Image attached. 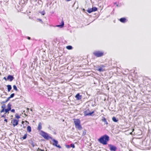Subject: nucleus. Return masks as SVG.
I'll return each instance as SVG.
<instances>
[{"instance_id": "nucleus-1", "label": "nucleus", "mask_w": 151, "mask_h": 151, "mask_svg": "<svg viewBox=\"0 0 151 151\" xmlns=\"http://www.w3.org/2000/svg\"><path fill=\"white\" fill-rule=\"evenodd\" d=\"M109 137L105 134L101 137L98 139V141L104 145H106L107 144V142L109 140Z\"/></svg>"}, {"instance_id": "nucleus-2", "label": "nucleus", "mask_w": 151, "mask_h": 151, "mask_svg": "<svg viewBox=\"0 0 151 151\" xmlns=\"http://www.w3.org/2000/svg\"><path fill=\"white\" fill-rule=\"evenodd\" d=\"M73 120L76 127L79 130L82 129V127L80 124L81 121L80 119H74Z\"/></svg>"}, {"instance_id": "nucleus-3", "label": "nucleus", "mask_w": 151, "mask_h": 151, "mask_svg": "<svg viewBox=\"0 0 151 151\" xmlns=\"http://www.w3.org/2000/svg\"><path fill=\"white\" fill-rule=\"evenodd\" d=\"M41 135L46 139L48 140L49 139H52V137L50 136L47 133L42 130L41 131Z\"/></svg>"}, {"instance_id": "nucleus-4", "label": "nucleus", "mask_w": 151, "mask_h": 151, "mask_svg": "<svg viewBox=\"0 0 151 151\" xmlns=\"http://www.w3.org/2000/svg\"><path fill=\"white\" fill-rule=\"evenodd\" d=\"M95 56L97 57H100L104 55V52L99 51H96L93 53Z\"/></svg>"}, {"instance_id": "nucleus-5", "label": "nucleus", "mask_w": 151, "mask_h": 151, "mask_svg": "<svg viewBox=\"0 0 151 151\" xmlns=\"http://www.w3.org/2000/svg\"><path fill=\"white\" fill-rule=\"evenodd\" d=\"M94 112L93 111L92 112H90V110L89 109H88L84 111L83 113L85 116H92V114Z\"/></svg>"}, {"instance_id": "nucleus-6", "label": "nucleus", "mask_w": 151, "mask_h": 151, "mask_svg": "<svg viewBox=\"0 0 151 151\" xmlns=\"http://www.w3.org/2000/svg\"><path fill=\"white\" fill-rule=\"evenodd\" d=\"M108 146L110 150L111 151H116L117 149L116 147L113 145L109 144L108 145Z\"/></svg>"}, {"instance_id": "nucleus-7", "label": "nucleus", "mask_w": 151, "mask_h": 151, "mask_svg": "<svg viewBox=\"0 0 151 151\" xmlns=\"http://www.w3.org/2000/svg\"><path fill=\"white\" fill-rule=\"evenodd\" d=\"M97 10V8L96 7H93L92 8L88 9L87 12L89 13H91L93 12H95Z\"/></svg>"}, {"instance_id": "nucleus-8", "label": "nucleus", "mask_w": 151, "mask_h": 151, "mask_svg": "<svg viewBox=\"0 0 151 151\" xmlns=\"http://www.w3.org/2000/svg\"><path fill=\"white\" fill-rule=\"evenodd\" d=\"M52 141L53 142V143L52 144V145H53L55 146H56V147H58L59 148H61V147L60 146V145H58V141H57L55 139H52Z\"/></svg>"}, {"instance_id": "nucleus-9", "label": "nucleus", "mask_w": 151, "mask_h": 151, "mask_svg": "<svg viewBox=\"0 0 151 151\" xmlns=\"http://www.w3.org/2000/svg\"><path fill=\"white\" fill-rule=\"evenodd\" d=\"M19 120H17L16 119H14L12 122V123L14 127L17 126L18 124Z\"/></svg>"}, {"instance_id": "nucleus-10", "label": "nucleus", "mask_w": 151, "mask_h": 151, "mask_svg": "<svg viewBox=\"0 0 151 151\" xmlns=\"http://www.w3.org/2000/svg\"><path fill=\"white\" fill-rule=\"evenodd\" d=\"M75 98H76L77 100H79L81 99L82 96L80 95L79 93H78L75 96Z\"/></svg>"}, {"instance_id": "nucleus-11", "label": "nucleus", "mask_w": 151, "mask_h": 151, "mask_svg": "<svg viewBox=\"0 0 151 151\" xmlns=\"http://www.w3.org/2000/svg\"><path fill=\"white\" fill-rule=\"evenodd\" d=\"M14 78V77L11 75H9L8 76L7 79L8 80H9L10 81H12Z\"/></svg>"}, {"instance_id": "nucleus-12", "label": "nucleus", "mask_w": 151, "mask_h": 151, "mask_svg": "<svg viewBox=\"0 0 151 151\" xmlns=\"http://www.w3.org/2000/svg\"><path fill=\"white\" fill-rule=\"evenodd\" d=\"M64 24V22L62 20L61 22V24L57 25L56 26L57 27H60V28H62L63 27Z\"/></svg>"}, {"instance_id": "nucleus-13", "label": "nucleus", "mask_w": 151, "mask_h": 151, "mask_svg": "<svg viewBox=\"0 0 151 151\" xmlns=\"http://www.w3.org/2000/svg\"><path fill=\"white\" fill-rule=\"evenodd\" d=\"M126 20V19L124 17L122 18L119 19L120 22L122 23H125Z\"/></svg>"}, {"instance_id": "nucleus-14", "label": "nucleus", "mask_w": 151, "mask_h": 151, "mask_svg": "<svg viewBox=\"0 0 151 151\" xmlns=\"http://www.w3.org/2000/svg\"><path fill=\"white\" fill-rule=\"evenodd\" d=\"M42 129V123L41 122H39L38 124V125L37 130H40Z\"/></svg>"}, {"instance_id": "nucleus-15", "label": "nucleus", "mask_w": 151, "mask_h": 151, "mask_svg": "<svg viewBox=\"0 0 151 151\" xmlns=\"http://www.w3.org/2000/svg\"><path fill=\"white\" fill-rule=\"evenodd\" d=\"M102 121L104 122L105 124H106V125H107L108 124V123L107 122V121H106V119L104 117H103V119H102Z\"/></svg>"}, {"instance_id": "nucleus-16", "label": "nucleus", "mask_w": 151, "mask_h": 151, "mask_svg": "<svg viewBox=\"0 0 151 151\" xmlns=\"http://www.w3.org/2000/svg\"><path fill=\"white\" fill-rule=\"evenodd\" d=\"M5 104L1 106V107L2 109L0 111L1 113H2V112H4V110L5 109Z\"/></svg>"}, {"instance_id": "nucleus-17", "label": "nucleus", "mask_w": 151, "mask_h": 151, "mask_svg": "<svg viewBox=\"0 0 151 151\" xmlns=\"http://www.w3.org/2000/svg\"><path fill=\"white\" fill-rule=\"evenodd\" d=\"M8 91L9 92L12 89V86L11 85H8L7 86Z\"/></svg>"}, {"instance_id": "nucleus-18", "label": "nucleus", "mask_w": 151, "mask_h": 151, "mask_svg": "<svg viewBox=\"0 0 151 151\" xmlns=\"http://www.w3.org/2000/svg\"><path fill=\"white\" fill-rule=\"evenodd\" d=\"M112 120L114 122H117L118 121V120L114 116L112 118Z\"/></svg>"}, {"instance_id": "nucleus-19", "label": "nucleus", "mask_w": 151, "mask_h": 151, "mask_svg": "<svg viewBox=\"0 0 151 151\" xmlns=\"http://www.w3.org/2000/svg\"><path fill=\"white\" fill-rule=\"evenodd\" d=\"M27 131L30 132L31 131V128L30 126H28L27 127Z\"/></svg>"}, {"instance_id": "nucleus-20", "label": "nucleus", "mask_w": 151, "mask_h": 151, "mask_svg": "<svg viewBox=\"0 0 151 151\" xmlns=\"http://www.w3.org/2000/svg\"><path fill=\"white\" fill-rule=\"evenodd\" d=\"M11 105L10 104V103H9L7 105V108L9 110H11Z\"/></svg>"}, {"instance_id": "nucleus-21", "label": "nucleus", "mask_w": 151, "mask_h": 151, "mask_svg": "<svg viewBox=\"0 0 151 151\" xmlns=\"http://www.w3.org/2000/svg\"><path fill=\"white\" fill-rule=\"evenodd\" d=\"M66 48L68 50H71L72 49V47L70 45H68L66 46Z\"/></svg>"}, {"instance_id": "nucleus-22", "label": "nucleus", "mask_w": 151, "mask_h": 151, "mask_svg": "<svg viewBox=\"0 0 151 151\" xmlns=\"http://www.w3.org/2000/svg\"><path fill=\"white\" fill-rule=\"evenodd\" d=\"M27 137V134H25L23 136V137H22V138H21V139H25Z\"/></svg>"}, {"instance_id": "nucleus-23", "label": "nucleus", "mask_w": 151, "mask_h": 151, "mask_svg": "<svg viewBox=\"0 0 151 151\" xmlns=\"http://www.w3.org/2000/svg\"><path fill=\"white\" fill-rule=\"evenodd\" d=\"M13 89L14 90H15L16 91H17V88L15 85H14L13 86Z\"/></svg>"}, {"instance_id": "nucleus-24", "label": "nucleus", "mask_w": 151, "mask_h": 151, "mask_svg": "<svg viewBox=\"0 0 151 151\" xmlns=\"http://www.w3.org/2000/svg\"><path fill=\"white\" fill-rule=\"evenodd\" d=\"M10 110L9 109H5L4 110V112L5 111V113H9V111Z\"/></svg>"}, {"instance_id": "nucleus-25", "label": "nucleus", "mask_w": 151, "mask_h": 151, "mask_svg": "<svg viewBox=\"0 0 151 151\" xmlns=\"http://www.w3.org/2000/svg\"><path fill=\"white\" fill-rule=\"evenodd\" d=\"M98 70L99 72H101L103 71V70L101 68H98Z\"/></svg>"}, {"instance_id": "nucleus-26", "label": "nucleus", "mask_w": 151, "mask_h": 151, "mask_svg": "<svg viewBox=\"0 0 151 151\" xmlns=\"http://www.w3.org/2000/svg\"><path fill=\"white\" fill-rule=\"evenodd\" d=\"M71 147L73 148H74L75 147V146L74 144L72 143L70 145V147Z\"/></svg>"}, {"instance_id": "nucleus-27", "label": "nucleus", "mask_w": 151, "mask_h": 151, "mask_svg": "<svg viewBox=\"0 0 151 151\" xmlns=\"http://www.w3.org/2000/svg\"><path fill=\"white\" fill-rule=\"evenodd\" d=\"M14 95H15V94H14V93H13L12 94L10 95V96L9 97L10 98H12L13 97H14Z\"/></svg>"}, {"instance_id": "nucleus-28", "label": "nucleus", "mask_w": 151, "mask_h": 151, "mask_svg": "<svg viewBox=\"0 0 151 151\" xmlns=\"http://www.w3.org/2000/svg\"><path fill=\"white\" fill-rule=\"evenodd\" d=\"M15 116H16V118L18 119L19 118H20V116L17 114H16L15 115Z\"/></svg>"}, {"instance_id": "nucleus-29", "label": "nucleus", "mask_w": 151, "mask_h": 151, "mask_svg": "<svg viewBox=\"0 0 151 151\" xmlns=\"http://www.w3.org/2000/svg\"><path fill=\"white\" fill-rule=\"evenodd\" d=\"M10 99V97H8L7 99L6 100V101L4 102H8Z\"/></svg>"}, {"instance_id": "nucleus-30", "label": "nucleus", "mask_w": 151, "mask_h": 151, "mask_svg": "<svg viewBox=\"0 0 151 151\" xmlns=\"http://www.w3.org/2000/svg\"><path fill=\"white\" fill-rule=\"evenodd\" d=\"M66 147L67 148H69L70 147V145H65Z\"/></svg>"}, {"instance_id": "nucleus-31", "label": "nucleus", "mask_w": 151, "mask_h": 151, "mask_svg": "<svg viewBox=\"0 0 151 151\" xmlns=\"http://www.w3.org/2000/svg\"><path fill=\"white\" fill-rule=\"evenodd\" d=\"M11 111L12 112H15V110L14 109H13L11 110Z\"/></svg>"}, {"instance_id": "nucleus-32", "label": "nucleus", "mask_w": 151, "mask_h": 151, "mask_svg": "<svg viewBox=\"0 0 151 151\" xmlns=\"http://www.w3.org/2000/svg\"><path fill=\"white\" fill-rule=\"evenodd\" d=\"M38 20H39L42 23H43V22L42 21V20L41 19H38Z\"/></svg>"}, {"instance_id": "nucleus-33", "label": "nucleus", "mask_w": 151, "mask_h": 151, "mask_svg": "<svg viewBox=\"0 0 151 151\" xmlns=\"http://www.w3.org/2000/svg\"><path fill=\"white\" fill-rule=\"evenodd\" d=\"M5 116H6V115L5 114H4L1 116V117L5 118Z\"/></svg>"}, {"instance_id": "nucleus-34", "label": "nucleus", "mask_w": 151, "mask_h": 151, "mask_svg": "<svg viewBox=\"0 0 151 151\" xmlns=\"http://www.w3.org/2000/svg\"><path fill=\"white\" fill-rule=\"evenodd\" d=\"M45 14V12L44 11V12H42V15H44Z\"/></svg>"}, {"instance_id": "nucleus-35", "label": "nucleus", "mask_w": 151, "mask_h": 151, "mask_svg": "<svg viewBox=\"0 0 151 151\" xmlns=\"http://www.w3.org/2000/svg\"><path fill=\"white\" fill-rule=\"evenodd\" d=\"M4 121L5 122H7V119H5L4 120Z\"/></svg>"}, {"instance_id": "nucleus-36", "label": "nucleus", "mask_w": 151, "mask_h": 151, "mask_svg": "<svg viewBox=\"0 0 151 151\" xmlns=\"http://www.w3.org/2000/svg\"><path fill=\"white\" fill-rule=\"evenodd\" d=\"M27 39H28V40H30V37H27Z\"/></svg>"}, {"instance_id": "nucleus-37", "label": "nucleus", "mask_w": 151, "mask_h": 151, "mask_svg": "<svg viewBox=\"0 0 151 151\" xmlns=\"http://www.w3.org/2000/svg\"><path fill=\"white\" fill-rule=\"evenodd\" d=\"M4 79H5L6 80L7 79L5 77H4Z\"/></svg>"}, {"instance_id": "nucleus-38", "label": "nucleus", "mask_w": 151, "mask_h": 151, "mask_svg": "<svg viewBox=\"0 0 151 151\" xmlns=\"http://www.w3.org/2000/svg\"><path fill=\"white\" fill-rule=\"evenodd\" d=\"M39 149H40L39 148H38V149L37 150V151H40Z\"/></svg>"}, {"instance_id": "nucleus-39", "label": "nucleus", "mask_w": 151, "mask_h": 151, "mask_svg": "<svg viewBox=\"0 0 151 151\" xmlns=\"http://www.w3.org/2000/svg\"><path fill=\"white\" fill-rule=\"evenodd\" d=\"M30 110L31 111H32V109H30Z\"/></svg>"}, {"instance_id": "nucleus-40", "label": "nucleus", "mask_w": 151, "mask_h": 151, "mask_svg": "<svg viewBox=\"0 0 151 151\" xmlns=\"http://www.w3.org/2000/svg\"><path fill=\"white\" fill-rule=\"evenodd\" d=\"M117 4V3L116 2H115V3H114V4Z\"/></svg>"}, {"instance_id": "nucleus-41", "label": "nucleus", "mask_w": 151, "mask_h": 151, "mask_svg": "<svg viewBox=\"0 0 151 151\" xmlns=\"http://www.w3.org/2000/svg\"><path fill=\"white\" fill-rule=\"evenodd\" d=\"M116 4V6H118V4Z\"/></svg>"}, {"instance_id": "nucleus-42", "label": "nucleus", "mask_w": 151, "mask_h": 151, "mask_svg": "<svg viewBox=\"0 0 151 151\" xmlns=\"http://www.w3.org/2000/svg\"><path fill=\"white\" fill-rule=\"evenodd\" d=\"M5 102V101H4V102H3V103H5V102Z\"/></svg>"}, {"instance_id": "nucleus-43", "label": "nucleus", "mask_w": 151, "mask_h": 151, "mask_svg": "<svg viewBox=\"0 0 151 151\" xmlns=\"http://www.w3.org/2000/svg\"><path fill=\"white\" fill-rule=\"evenodd\" d=\"M27 110H29V108H27Z\"/></svg>"}]
</instances>
